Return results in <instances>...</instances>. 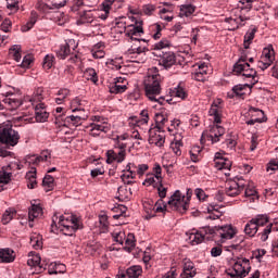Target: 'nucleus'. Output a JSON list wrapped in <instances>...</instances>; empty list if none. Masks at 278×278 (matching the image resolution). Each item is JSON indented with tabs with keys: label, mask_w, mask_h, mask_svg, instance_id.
Wrapping results in <instances>:
<instances>
[{
	"label": "nucleus",
	"mask_w": 278,
	"mask_h": 278,
	"mask_svg": "<svg viewBox=\"0 0 278 278\" xmlns=\"http://www.w3.org/2000/svg\"><path fill=\"white\" fill-rule=\"evenodd\" d=\"M164 123H168V118L164 117V114L156 113L155 114V127L154 129H162Z\"/></svg>",
	"instance_id": "39"
},
{
	"label": "nucleus",
	"mask_w": 278,
	"mask_h": 278,
	"mask_svg": "<svg viewBox=\"0 0 278 278\" xmlns=\"http://www.w3.org/2000/svg\"><path fill=\"white\" fill-rule=\"evenodd\" d=\"M257 33V28H253L250 33H247L244 36L245 42H253V38H255V34Z\"/></svg>",
	"instance_id": "59"
},
{
	"label": "nucleus",
	"mask_w": 278,
	"mask_h": 278,
	"mask_svg": "<svg viewBox=\"0 0 278 278\" xmlns=\"http://www.w3.org/2000/svg\"><path fill=\"white\" fill-rule=\"evenodd\" d=\"M115 0H104L102 3L103 12H106V14H110V9L112 8V3H114Z\"/></svg>",
	"instance_id": "63"
},
{
	"label": "nucleus",
	"mask_w": 278,
	"mask_h": 278,
	"mask_svg": "<svg viewBox=\"0 0 278 278\" xmlns=\"http://www.w3.org/2000/svg\"><path fill=\"white\" fill-rule=\"evenodd\" d=\"M225 135V128L218 125H215L211 128V135L208 138H211L212 142H218L220 139V136Z\"/></svg>",
	"instance_id": "17"
},
{
	"label": "nucleus",
	"mask_w": 278,
	"mask_h": 278,
	"mask_svg": "<svg viewBox=\"0 0 278 278\" xmlns=\"http://www.w3.org/2000/svg\"><path fill=\"white\" fill-rule=\"evenodd\" d=\"M38 216H42V206L38 204H33L31 208L28 211L29 220H34L38 218Z\"/></svg>",
	"instance_id": "23"
},
{
	"label": "nucleus",
	"mask_w": 278,
	"mask_h": 278,
	"mask_svg": "<svg viewBox=\"0 0 278 278\" xmlns=\"http://www.w3.org/2000/svg\"><path fill=\"white\" fill-rule=\"evenodd\" d=\"M233 73L237 75H242L243 77H248L254 80L253 86L257 84L255 77H257V71L251 68V64L247 63V56H241L238 62L235 63Z\"/></svg>",
	"instance_id": "3"
},
{
	"label": "nucleus",
	"mask_w": 278,
	"mask_h": 278,
	"mask_svg": "<svg viewBox=\"0 0 278 278\" xmlns=\"http://www.w3.org/2000/svg\"><path fill=\"white\" fill-rule=\"evenodd\" d=\"M90 136H99V132L94 131H103L104 134H108V128L101 124L92 123L90 124Z\"/></svg>",
	"instance_id": "36"
},
{
	"label": "nucleus",
	"mask_w": 278,
	"mask_h": 278,
	"mask_svg": "<svg viewBox=\"0 0 278 278\" xmlns=\"http://www.w3.org/2000/svg\"><path fill=\"white\" fill-rule=\"evenodd\" d=\"M154 55L159 58V63L161 66H164V68H170L177 64V56L173 51H157L154 52Z\"/></svg>",
	"instance_id": "6"
},
{
	"label": "nucleus",
	"mask_w": 278,
	"mask_h": 278,
	"mask_svg": "<svg viewBox=\"0 0 278 278\" xmlns=\"http://www.w3.org/2000/svg\"><path fill=\"white\" fill-rule=\"evenodd\" d=\"M167 203L172 210L179 212L180 214H186L189 207V203L186 201V197L181 195V191L179 190L174 192Z\"/></svg>",
	"instance_id": "4"
},
{
	"label": "nucleus",
	"mask_w": 278,
	"mask_h": 278,
	"mask_svg": "<svg viewBox=\"0 0 278 278\" xmlns=\"http://www.w3.org/2000/svg\"><path fill=\"white\" fill-rule=\"evenodd\" d=\"M161 131L162 129L150 128L149 129V144H155V147H164V142H166V137Z\"/></svg>",
	"instance_id": "8"
},
{
	"label": "nucleus",
	"mask_w": 278,
	"mask_h": 278,
	"mask_svg": "<svg viewBox=\"0 0 278 278\" xmlns=\"http://www.w3.org/2000/svg\"><path fill=\"white\" fill-rule=\"evenodd\" d=\"M153 170L155 173L154 176H155L156 181H163V178H162V166H160V164H155Z\"/></svg>",
	"instance_id": "57"
},
{
	"label": "nucleus",
	"mask_w": 278,
	"mask_h": 278,
	"mask_svg": "<svg viewBox=\"0 0 278 278\" xmlns=\"http://www.w3.org/2000/svg\"><path fill=\"white\" fill-rule=\"evenodd\" d=\"M270 231H273V224L267 225L266 228L263 230L261 235L262 242H266V240H268V233H270Z\"/></svg>",
	"instance_id": "54"
},
{
	"label": "nucleus",
	"mask_w": 278,
	"mask_h": 278,
	"mask_svg": "<svg viewBox=\"0 0 278 278\" xmlns=\"http://www.w3.org/2000/svg\"><path fill=\"white\" fill-rule=\"evenodd\" d=\"M129 29L126 31V36L128 38H132L134 36H138V34H144V28H142V21H136L135 25L128 26Z\"/></svg>",
	"instance_id": "13"
},
{
	"label": "nucleus",
	"mask_w": 278,
	"mask_h": 278,
	"mask_svg": "<svg viewBox=\"0 0 278 278\" xmlns=\"http://www.w3.org/2000/svg\"><path fill=\"white\" fill-rule=\"evenodd\" d=\"M252 220L255 223L256 227H264V225H267L269 217L268 215H256L255 218H252Z\"/></svg>",
	"instance_id": "38"
},
{
	"label": "nucleus",
	"mask_w": 278,
	"mask_h": 278,
	"mask_svg": "<svg viewBox=\"0 0 278 278\" xmlns=\"http://www.w3.org/2000/svg\"><path fill=\"white\" fill-rule=\"evenodd\" d=\"M7 8L8 10H15V12L18 11V1L7 0Z\"/></svg>",
	"instance_id": "60"
},
{
	"label": "nucleus",
	"mask_w": 278,
	"mask_h": 278,
	"mask_svg": "<svg viewBox=\"0 0 278 278\" xmlns=\"http://www.w3.org/2000/svg\"><path fill=\"white\" fill-rule=\"evenodd\" d=\"M34 62V56L26 54L21 63L22 68H29V64Z\"/></svg>",
	"instance_id": "55"
},
{
	"label": "nucleus",
	"mask_w": 278,
	"mask_h": 278,
	"mask_svg": "<svg viewBox=\"0 0 278 278\" xmlns=\"http://www.w3.org/2000/svg\"><path fill=\"white\" fill-rule=\"evenodd\" d=\"M197 10V7L192 4H182L180 5V13L179 16L184 18V16H191V14H194V11Z\"/></svg>",
	"instance_id": "24"
},
{
	"label": "nucleus",
	"mask_w": 278,
	"mask_h": 278,
	"mask_svg": "<svg viewBox=\"0 0 278 278\" xmlns=\"http://www.w3.org/2000/svg\"><path fill=\"white\" fill-rule=\"evenodd\" d=\"M250 112H260L261 115H263V117L250 119L247 122V125H255V123H266V121H268V118L264 115V111H262L260 109L250 108Z\"/></svg>",
	"instance_id": "32"
},
{
	"label": "nucleus",
	"mask_w": 278,
	"mask_h": 278,
	"mask_svg": "<svg viewBox=\"0 0 278 278\" xmlns=\"http://www.w3.org/2000/svg\"><path fill=\"white\" fill-rule=\"evenodd\" d=\"M189 240L191 241L192 247H195V244H201V242L205 240V235L197 231L189 236Z\"/></svg>",
	"instance_id": "34"
},
{
	"label": "nucleus",
	"mask_w": 278,
	"mask_h": 278,
	"mask_svg": "<svg viewBox=\"0 0 278 278\" xmlns=\"http://www.w3.org/2000/svg\"><path fill=\"white\" fill-rule=\"evenodd\" d=\"M55 179L51 175H46L42 180V186L46 188V192H51L53 190Z\"/></svg>",
	"instance_id": "33"
},
{
	"label": "nucleus",
	"mask_w": 278,
	"mask_h": 278,
	"mask_svg": "<svg viewBox=\"0 0 278 278\" xmlns=\"http://www.w3.org/2000/svg\"><path fill=\"white\" fill-rule=\"evenodd\" d=\"M129 174H123L121 176L122 181L124 184H127V186H131L134 184V180H127V179H136V173L135 172H128Z\"/></svg>",
	"instance_id": "45"
},
{
	"label": "nucleus",
	"mask_w": 278,
	"mask_h": 278,
	"mask_svg": "<svg viewBox=\"0 0 278 278\" xmlns=\"http://www.w3.org/2000/svg\"><path fill=\"white\" fill-rule=\"evenodd\" d=\"M197 275V267H194V263L190 260L184 261L182 273L180 274L181 278H192Z\"/></svg>",
	"instance_id": "10"
},
{
	"label": "nucleus",
	"mask_w": 278,
	"mask_h": 278,
	"mask_svg": "<svg viewBox=\"0 0 278 278\" xmlns=\"http://www.w3.org/2000/svg\"><path fill=\"white\" fill-rule=\"evenodd\" d=\"M14 216H16V210L14 208L7 210L2 215V224L8 225V223H10V220L14 218Z\"/></svg>",
	"instance_id": "37"
},
{
	"label": "nucleus",
	"mask_w": 278,
	"mask_h": 278,
	"mask_svg": "<svg viewBox=\"0 0 278 278\" xmlns=\"http://www.w3.org/2000/svg\"><path fill=\"white\" fill-rule=\"evenodd\" d=\"M235 264L232 266L233 273L227 271V275L230 278H244L249 273H251V266H243L242 261H236L233 260Z\"/></svg>",
	"instance_id": "7"
},
{
	"label": "nucleus",
	"mask_w": 278,
	"mask_h": 278,
	"mask_svg": "<svg viewBox=\"0 0 278 278\" xmlns=\"http://www.w3.org/2000/svg\"><path fill=\"white\" fill-rule=\"evenodd\" d=\"M154 188L157 190L159 192V197H160V201H162V199H166V192L168 191L167 188H164V185L162 184V180H159V184L156 182L154 185Z\"/></svg>",
	"instance_id": "41"
},
{
	"label": "nucleus",
	"mask_w": 278,
	"mask_h": 278,
	"mask_svg": "<svg viewBox=\"0 0 278 278\" xmlns=\"http://www.w3.org/2000/svg\"><path fill=\"white\" fill-rule=\"evenodd\" d=\"M172 47L170 41L167 39H162L157 43L154 45V51H164V49Z\"/></svg>",
	"instance_id": "42"
},
{
	"label": "nucleus",
	"mask_w": 278,
	"mask_h": 278,
	"mask_svg": "<svg viewBox=\"0 0 278 278\" xmlns=\"http://www.w3.org/2000/svg\"><path fill=\"white\" fill-rule=\"evenodd\" d=\"M264 54L266 60H268L269 63H273V61L275 60V50L271 48H265L264 49Z\"/></svg>",
	"instance_id": "52"
},
{
	"label": "nucleus",
	"mask_w": 278,
	"mask_h": 278,
	"mask_svg": "<svg viewBox=\"0 0 278 278\" xmlns=\"http://www.w3.org/2000/svg\"><path fill=\"white\" fill-rule=\"evenodd\" d=\"M155 10H156L155 4H146L142 7V12L143 14H146V16H152Z\"/></svg>",
	"instance_id": "48"
},
{
	"label": "nucleus",
	"mask_w": 278,
	"mask_h": 278,
	"mask_svg": "<svg viewBox=\"0 0 278 278\" xmlns=\"http://www.w3.org/2000/svg\"><path fill=\"white\" fill-rule=\"evenodd\" d=\"M85 77L86 79H89L93 84H97V81H99V78L97 77V72L94 71V68L87 70L85 72Z\"/></svg>",
	"instance_id": "43"
},
{
	"label": "nucleus",
	"mask_w": 278,
	"mask_h": 278,
	"mask_svg": "<svg viewBox=\"0 0 278 278\" xmlns=\"http://www.w3.org/2000/svg\"><path fill=\"white\" fill-rule=\"evenodd\" d=\"M68 220L71 225H68ZM59 225L63 227L61 231H63L64 236H74L75 231L79 229V219L75 215H72L70 219L68 218L65 219L64 215H62L59 218Z\"/></svg>",
	"instance_id": "5"
},
{
	"label": "nucleus",
	"mask_w": 278,
	"mask_h": 278,
	"mask_svg": "<svg viewBox=\"0 0 278 278\" xmlns=\"http://www.w3.org/2000/svg\"><path fill=\"white\" fill-rule=\"evenodd\" d=\"M216 231H220L219 236L222 238V242H225V240H231L233 236H236V231L231 226H215Z\"/></svg>",
	"instance_id": "12"
},
{
	"label": "nucleus",
	"mask_w": 278,
	"mask_h": 278,
	"mask_svg": "<svg viewBox=\"0 0 278 278\" xmlns=\"http://www.w3.org/2000/svg\"><path fill=\"white\" fill-rule=\"evenodd\" d=\"M31 257L28 258L27 265L31 268H36L37 273H42V265H40V262H42V258L40 257V254H36L34 252H30Z\"/></svg>",
	"instance_id": "14"
},
{
	"label": "nucleus",
	"mask_w": 278,
	"mask_h": 278,
	"mask_svg": "<svg viewBox=\"0 0 278 278\" xmlns=\"http://www.w3.org/2000/svg\"><path fill=\"white\" fill-rule=\"evenodd\" d=\"M244 190V185H240V182L236 180H228L226 182L225 192L227 197H238Z\"/></svg>",
	"instance_id": "9"
},
{
	"label": "nucleus",
	"mask_w": 278,
	"mask_h": 278,
	"mask_svg": "<svg viewBox=\"0 0 278 278\" xmlns=\"http://www.w3.org/2000/svg\"><path fill=\"white\" fill-rule=\"evenodd\" d=\"M68 55H71V46L68 43H64L56 51V56L60 58V60H66Z\"/></svg>",
	"instance_id": "25"
},
{
	"label": "nucleus",
	"mask_w": 278,
	"mask_h": 278,
	"mask_svg": "<svg viewBox=\"0 0 278 278\" xmlns=\"http://www.w3.org/2000/svg\"><path fill=\"white\" fill-rule=\"evenodd\" d=\"M13 51V58L15 62H21V46L15 45L13 48L10 49V53Z\"/></svg>",
	"instance_id": "47"
},
{
	"label": "nucleus",
	"mask_w": 278,
	"mask_h": 278,
	"mask_svg": "<svg viewBox=\"0 0 278 278\" xmlns=\"http://www.w3.org/2000/svg\"><path fill=\"white\" fill-rule=\"evenodd\" d=\"M37 21L38 13H36V11H31L29 21L26 23V25L22 26V31H29V29L36 25Z\"/></svg>",
	"instance_id": "27"
},
{
	"label": "nucleus",
	"mask_w": 278,
	"mask_h": 278,
	"mask_svg": "<svg viewBox=\"0 0 278 278\" xmlns=\"http://www.w3.org/2000/svg\"><path fill=\"white\" fill-rule=\"evenodd\" d=\"M146 96L150 101H155V97H160L162 86L160 85V75H149L143 80Z\"/></svg>",
	"instance_id": "1"
},
{
	"label": "nucleus",
	"mask_w": 278,
	"mask_h": 278,
	"mask_svg": "<svg viewBox=\"0 0 278 278\" xmlns=\"http://www.w3.org/2000/svg\"><path fill=\"white\" fill-rule=\"evenodd\" d=\"M12 180V173L5 172V168L0 170V184H10Z\"/></svg>",
	"instance_id": "44"
},
{
	"label": "nucleus",
	"mask_w": 278,
	"mask_h": 278,
	"mask_svg": "<svg viewBox=\"0 0 278 278\" xmlns=\"http://www.w3.org/2000/svg\"><path fill=\"white\" fill-rule=\"evenodd\" d=\"M125 244L126 247H124V250L131 253L132 249L136 247V236H134V233H128Z\"/></svg>",
	"instance_id": "30"
},
{
	"label": "nucleus",
	"mask_w": 278,
	"mask_h": 278,
	"mask_svg": "<svg viewBox=\"0 0 278 278\" xmlns=\"http://www.w3.org/2000/svg\"><path fill=\"white\" fill-rule=\"evenodd\" d=\"M35 115L37 123H46L49 118V113L45 109H36Z\"/></svg>",
	"instance_id": "35"
},
{
	"label": "nucleus",
	"mask_w": 278,
	"mask_h": 278,
	"mask_svg": "<svg viewBox=\"0 0 278 278\" xmlns=\"http://www.w3.org/2000/svg\"><path fill=\"white\" fill-rule=\"evenodd\" d=\"M106 164H112V162H117L118 154L114 150H109L106 152Z\"/></svg>",
	"instance_id": "49"
},
{
	"label": "nucleus",
	"mask_w": 278,
	"mask_h": 278,
	"mask_svg": "<svg viewBox=\"0 0 278 278\" xmlns=\"http://www.w3.org/2000/svg\"><path fill=\"white\" fill-rule=\"evenodd\" d=\"M249 84L236 85L232 87V91L228 92V99H233V97H244V88H250Z\"/></svg>",
	"instance_id": "18"
},
{
	"label": "nucleus",
	"mask_w": 278,
	"mask_h": 278,
	"mask_svg": "<svg viewBox=\"0 0 278 278\" xmlns=\"http://www.w3.org/2000/svg\"><path fill=\"white\" fill-rule=\"evenodd\" d=\"M215 168H217V170H230L231 161L228 159H220V161H215Z\"/></svg>",
	"instance_id": "26"
},
{
	"label": "nucleus",
	"mask_w": 278,
	"mask_h": 278,
	"mask_svg": "<svg viewBox=\"0 0 278 278\" xmlns=\"http://www.w3.org/2000/svg\"><path fill=\"white\" fill-rule=\"evenodd\" d=\"M81 121H84V116L81 115H70L65 118V122L68 123V125H73V127H79Z\"/></svg>",
	"instance_id": "31"
},
{
	"label": "nucleus",
	"mask_w": 278,
	"mask_h": 278,
	"mask_svg": "<svg viewBox=\"0 0 278 278\" xmlns=\"http://www.w3.org/2000/svg\"><path fill=\"white\" fill-rule=\"evenodd\" d=\"M53 60H55V56L49 54L46 55L42 63L43 68H47V71H49V68L53 66Z\"/></svg>",
	"instance_id": "46"
},
{
	"label": "nucleus",
	"mask_w": 278,
	"mask_h": 278,
	"mask_svg": "<svg viewBox=\"0 0 278 278\" xmlns=\"http://www.w3.org/2000/svg\"><path fill=\"white\" fill-rule=\"evenodd\" d=\"M112 237H113L114 242H117V244H123V242L125 241V238H126L125 232H123V231L114 232L112 235Z\"/></svg>",
	"instance_id": "50"
},
{
	"label": "nucleus",
	"mask_w": 278,
	"mask_h": 278,
	"mask_svg": "<svg viewBox=\"0 0 278 278\" xmlns=\"http://www.w3.org/2000/svg\"><path fill=\"white\" fill-rule=\"evenodd\" d=\"M8 97L3 100V103H7V105H10L11 110H18L23 105V100L14 98L13 93H8Z\"/></svg>",
	"instance_id": "16"
},
{
	"label": "nucleus",
	"mask_w": 278,
	"mask_h": 278,
	"mask_svg": "<svg viewBox=\"0 0 278 278\" xmlns=\"http://www.w3.org/2000/svg\"><path fill=\"white\" fill-rule=\"evenodd\" d=\"M172 97H177L178 99H186L188 97V93H186V90L178 86L172 90Z\"/></svg>",
	"instance_id": "40"
},
{
	"label": "nucleus",
	"mask_w": 278,
	"mask_h": 278,
	"mask_svg": "<svg viewBox=\"0 0 278 278\" xmlns=\"http://www.w3.org/2000/svg\"><path fill=\"white\" fill-rule=\"evenodd\" d=\"M1 30L4 31L5 34H8V31H10V29H12V21L5 18L2 24H1Z\"/></svg>",
	"instance_id": "56"
},
{
	"label": "nucleus",
	"mask_w": 278,
	"mask_h": 278,
	"mask_svg": "<svg viewBox=\"0 0 278 278\" xmlns=\"http://www.w3.org/2000/svg\"><path fill=\"white\" fill-rule=\"evenodd\" d=\"M155 176L153 175H149L146 180L143 181V186H152L153 188H155V184H160V180L155 181Z\"/></svg>",
	"instance_id": "53"
},
{
	"label": "nucleus",
	"mask_w": 278,
	"mask_h": 278,
	"mask_svg": "<svg viewBox=\"0 0 278 278\" xmlns=\"http://www.w3.org/2000/svg\"><path fill=\"white\" fill-rule=\"evenodd\" d=\"M181 141H176L175 143H172L170 149L174 151L175 155H181Z\"/></svg>",
	"instance_id": "58"
},
{
	"label": "nucleus",
	"mask_w": 278,
	"mask_h": 278,
	"mask_svg": "<svg viewBox=\"0 0 278 278\" xmlns=\"http://www.w3.org/2000/svg\"><path fill=\"white\" fill-rule=\"evenodd\" d=\"M21 140L18 131L12 128V124H5L0 129V143L7 144V147H16Z\"/></svg>",
	"instance_id": "2"
},
{
	"label": "nucleus",
	"mask_w": 278,
	"mask_h": 278,
	"mask_svg": "<svg viewBox=\"0 0 278 278\" xmlns=\"http://www.w3.org/2000/svg\"><path fill=\"white\" fill-rule=\"evenodd\" d=\"M123 81V78H116V81L110 86L111 94H121L127 90V85H118Z\"/></svg>",
	"instance_id": "19"
},
{
	"label": "nucleus",
	"mask_w": 278,
	"mask_h": 278,
	"mask_svg": "<svg viewBox=\"0 0 278 278\" xmlns=\"http://www.w3.org/2000/svg\"><path fill=\"white\" fill-rule=\"evenodd\" d=\"M28 164H33L34 166H38V164H40V162H42V156H29L28 157Z\"/></svg>",
	"instance_id": "62"
},
{
	"label": "nucleus",
	"mask_w": 278,
	"mask_h": 278,
	"mask_svg": "<svg viewBox=\"0 0 278 278\" xmlns=\"http://www.w3.org/2000/svg\"><path fill=\"white\" fill-rule=\"evenodd\" d=\"M113 142L114 149H127V143L122 142L121 139L114 138Z\"/></svg>",
	"instance_id": "61"
},
{
	"label": "nucleus",
	"mask_w": 278,
	"mask_h": 278,
	"mask_svg": "<svg viewBox=\"0 0 278 278\" xmlns=\"http://www.w3.org/2000/svg\"><path fill=\"white\" fill-rule=\"evenodd\" d=\"M37 21L38 13H36V11H31L29 21L26 23V25L22 26V31H29V29L36 25Z\"/></svg>",
	"instance_id": "28"
},
{
	"label": "nucleus",
	"mask_w": 278,
	"mask_h": 278,
	"mask_svg": "<svg viewBox=\"0 0 278 278\" xmlns=\"http://www.w3.org/2000/svg\"><path fill=\"white\" fill-rule=\"evenodd\" d=\"M27 188L34 190L36 186H38V181H36V167L33 168V172L26 173Z\"/></svg>",
	"instance_id": "20"
},
{
	"label": "nucleus",
	"mask_w": 278,
	"mask_h": 278,
	"mask_svg": "<svg viewBox=\"0 0 278 278\" xmlns=\"http://www.w3.org/2000/svg\"><path fill=\"white\" fill-rule=\"evenodd\" d=\"M257 224H255L253 222V219H251L244 227V232L247 233V236H250V238H253V236H255V233H257Z\"/></svg>",
	"instance_id": "29"
},
{
	"label": "nucleus",
	"mask_w": 278,
	"mask_h": 278,
	"mask_svg": "<svg viewBox=\"0 0 278 278\" xmlns=\"http://www.w3.org/2000/svg\"><path fill=\"white\" fill-rule=\"evenodd\" d=\"M48 1H50L51 5L38 3L37 10H42L43 12L46 10H60V8H64L66 5V0H48Z\"/></svg>",
	"instance_id": "11"
},
{
	"label": "nucleus",
	"mask_w": 278,
	"mask_h": 278,
	"mask_svg": "<svg viewBox=\"0 0 278 278\" xmlns=\"http://www.w3.org/2000/svg\"><path fill=\"white\" fill-rule=\"evenodd\" d=\"M199 153H201V147L195 146L190 150L191 160L197 162L199 160Z\"/></svg>",
	"instance_id": "51"
},
{
	"label": "nucleus",
	"mask_w": 278,
	"mask_h": 278,
	"mask_svg": "<svg viewBox=\"0 0 278 278\" xmlns=\"http://www.w3.org/2000/svg\"><path fill=\"white\" fill-rule=\"evenodd\" d=\"M118 192V201H129V199H131V194L132 192H129V189L127 188V186H122L117 189Z\"/></svg>",
	"instance_id": "22"
},
{
	"label": "nucleus",
	"mask_w": 278,
	"mask_h": 278,
	"mask_svg": "<svg viewBox=\"0 0 278 278\" xmlns=\"http://www.w3.org/2000/svg\"><path fill=\"white\" fill-rule=\"evenodd\" d=\"M126 275L128 278H138L142 275V266L132 265L126 270Z\"/></svg>",
	"instance_id": "21"
},
{
	"label": "nucleus",
	"mask_w": 278,
	"mask_h": 278,
	"mask_svg": "<svg viewBox=\"0 0 278 278\" xmlns=\"http://www.w3.org/2000/svg\"><path fill=\"white\" fill-rule=\"evenodd\" d=\"M212 257H219V255H223V248L220 247H214L211 250Z\"/></svg>",
	"instance_id": "64"
},
{
	"label": "nucleus",
	"mask_w": 278,
	"mask_h": 278,
	"mask_svg": "<svg viewBox=\"0 0 278 278\" xmlns=\"http://www.w3.org/2000/svg\"><path fill=\"white\" fill-rule=\"evenodd\" d=\"M14 251L11 249H0V263L1 264H10L14 262Z\"/></svg>",
	"instance_id": "15"
}]
</instances>
